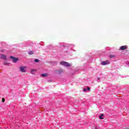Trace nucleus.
I'll return each mask as SVG.
<instances>
[{
  "instance_id": "nucleus-2",
  "label": "nucleus",
  "mask_w": 129,
  "mask_h": 129,
  "mask_svg": "<svg viewBox=\"0 0 129 129\" xmlns=\"http://www.w3.org/2000/svg\"><path fill=\"white\" fill-rule=\"evenodd\" d=\"M27 67H20V70L21 72H22L23 73H25V72H27Z\"/></svg>"
},
{
  "instance_id": "nucleus-12",
  "label": "nucleus",
  "mask_w": 129,
  "mask_h": 129,
  "mask_svg": "<svg viewBox=\"0 0 129 129\" xmlns=\"http://www.w3.org/2000/svg\"><path fill=\"white\" fill-rule=\"evenodd\" d=\"M34 61L36 62V63H39V62H40V60L38 59H35L34 60Z\"/></svg>"
},
{
  "instance_id": "nucleus-14",
  "label": "nucleus",
  "mask_w": 129,
  "mask_h": 129,
  "mask_svg": "<svg viewBox=\"0 0 129 129\" xmlns=\"http://www.w3.org/2000/svg\"><path fill=\"white\" fill-rule=\"evenodd\" d=\"M115 55H110V58H115Z\"/></svg>"
},
{
  "instance_id": "nucleus-11",
  "label": "nucleus",
  "mask_w": 129,
  "mask_h": 129,
  "mask_svg": "<svg viewBox=\"0 0 129 129\" xmlns=\"http://www.w3.org/2000/svg\"><path fill=\"white\" fill-rule=\"evenodd\" d=\"M35 70H31V74H35Z\"/></svg>"
},
{
  "instance_id": "nucleus-13",
  "label": "nucleus",
  "mask_w": 129,
  "mask_h": 129,
  "mask_svg": "<svg viewBox=\"0 0 129 129\" xmlns=\"http://www.w3.org/2000/svg\"><path fill=\"white\" fill-rule=\"evenodd\" d=\"M4 65H6V66H9V65H10V63L7 62H5L4 63Z\"/></svg>"
},
{
  "instance_id": "nucleus-3",
  "label": "nucleus",
  "mask_w": 129,
  "mask_h": 129,
  "mask_svg": "<svg viewBox=\"0 0 129 129\" xmlns=\"http://www.w3.org/2000/svg\"><path fill=\"white\" fill-rule=\"evenodd\" d=\"M110 62H109V60H106L105 61H102L101 62V65H103V66L105 65H108Z\"/></svg>"
},
{
  "instance_id": "nucleus-16",
  "label": "nucleus",
  "mask_w": 129,
  "mask_h": 129,
  "mask_svg": "<svg viewBox=\"0 0 129 129\" xmlns=\"http://www.w3.org/2000/svg\"><path fill=\"white\" fill-rule=\"evenodd\" d=\"M87 90H90V88L88 87V88H87Z\"/></svg>"
},
{
  "instance_id": "nucleus-7",
  "label": "nucleus",
  "mask_w": 129,
  "mask_h": 129,
  "mask_svg": "<svg viewBox=\"0 0 129 129\" xmlns=\"http://www.w3.org/2000/svg\"><path fill=\"white\" fill-rule=\"evenodd\" d=\"M104 114H101L100 116H99L100 119H104V118H103Z\"/></svg>"
},
{
  "instance_id": "nucleus-9",
  "label": "nucleus",
  "mask_w": 129,
  "mask_h": 129,
  "mask_svg": "<svg viewBox=\"0 0 129 129\" xmlns=\"http://www.w3.org/2000/svg\"><path fill=\"white\" fill-rule=\"evenodd\" d=\"M47 74H43L41 75V76H42V77H46L47 76Z\"/></svg>"
},
{
  "instance_id": "nucleus-6",
  "label": "nucleus",
  "mask_w": 129,
  "mask_h": 129,
  "mask_svg": "<svg viewBox=\"0 0 129 129\" xmlns=\"http://www.w3.org/2000/svg\"><path fill=\"white\" fill-rule=\"evenodd\" d=\"M1 59H3V60H7V55L2 54L1 56Z\"/></svg>"
},
{
  "instance_id": "nucleus-10",
  "label": "nucleus",
  "mask_w": 129,
  "mask_h": 129,
  "mask_svg": "<svg viewBox=\"0 0 129 129\" xmlns=\"http://www.w3.org/2000/svg\"><path fill=\"white\" fill-rule=\"evenodd\" d=\"M63 73V70L62 69H60L58 71V73L59 74H61V73Z\"/></svg>"
},
{
  "instance_id": "nucleus-18",
  "label": "nucleus",
  "mask_w": 129,
  "mask_h": 129,
  "mask_svg": "<svg viewBox=\"0 0 129 129\" xmlns=\"http://www.w3.org/2000/svg\"><path fill=\"white\" fill-rule=\"evenodd\" d=\"M98 79L99 80V78H98Z\"/></svg>"
},
{
  "instance_id": "nucleus-1",
  "label": "nucleus",
  "mask_w": 129,
  "mask_h": 129,
  "mask_svg": "<svg viewBox=\"0 0 129 129\" xmlns=\"http://www.w3.org/2000/svg\"><path fill=\"white\" fill-rule=\"evenodd\" d=\"M60 64H61V65H62L63 66H65L66 67H70V66H71V64L66 61H60Z\"/></svg>"
},
{
  "instance_id": "nucleus-15",
  "label": "nucleus",
  "mask_w": 129,
  "mask_h": 129,
  "mask_svg": "<svg viewBox=\"0 0 129 129\" xmlns=\"http://www.w3.org/2000/svg\"><path fill=\"white\" fill-rule=\"evenodd\" d=\"M6 99H5V98H3L2 99V102H5Z\"/></svg>"
},
{
  "instance_id": "nucleus-17",
  "label": "nucleus",
  "mask_w": 129,
  "mask_h": 129,
  "mask_svg": "<svg viewBox=\"0 0 129 129\" xmlns=\"http://www.w3.org/2000/svg\"><path fill=\"white\" fill-rule=\"evenodd\" d=\"M85 91H86V89L84 88V92H85Z\"/></svg>"
},
{
  "instance_id": "nucleus-8",
  "label": "nucleus",
  "mask_w": 129,
  "mask_h": 129,
  "mask_svg": "<svg viewBox=\"0 0 129 129\" xmlns=\"http://www.w3.org/2000/svg\"><path fill=\"white\" fill-rule=\"evenodd\" d=\"M29 55H33L34 54V52L30 51L28 52Z\"/></svg>"
},
{
  "instance_id": "nucleus-5",
  "label": "nucleus",
  "mask_w": 129,
  "mask_h": 129,
  "mask_svg": "<svg viewBox=\"0 0 129 129\" xmlns=\"http://www.w3.org/2000/svg\"><path fill=\"white\" fill-rule=\"evenodd\" d=\"M126 49H127V46L126 45L121 46L120 47V50H121V51H123V50H126Z\"/></svg>"
},
{
  "instance_id": "nucleus-4",
  "label": "nucleus",
  "mask_w": 129,
  "mask_h": 129,
  "mask_svg": "<svg viewBox=\"0 0 129 129\" xmlns=\"http://www.w3.org/2000/svg\"><path fill=\"white\" fill-rule=\"evenodd\" d=\"M10 58L11 59H13V61L14 62V63H16V62H17L19 60L18 58H16L14 56H11Z\"/></svg>"
}]
</instances>
